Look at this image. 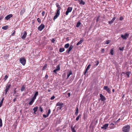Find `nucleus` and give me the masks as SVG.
I'll list each match as a JSON object with an SVG mask.
<instances>
[{"label": "nucleus", "instance_id": "obj_1", "mask_svg": "<svg viewBox=\"0 0 132 132\" xmlns=\"http://www.w3.org/2000/svg\"><path fill=\"white\" fill-rule=\"evenodd\" d=\"M11 86V85L10 84H8L6 85L5 89L4 90L5 95H6L7 93V92L9 90Z\"/></svg>", "mask_w": 132, "mask_h": 132}, {"label": "nucleus", "instance_id": "obj_2", "mask_svg": "<svg viewBox=\"0 0 132 132\" xmlns=\"http://www.w3.org/2000/svg\"><path fill=\"white\" fill-rule=\"evenodd\" d=\"M122 131L124 132H129L130 130V126L127 125L123 127L122 128Z\"/></svg>", "mask_w": 132, "mask_h": 132}, {"label": "nucleus", "instance_id": "obj_3", "mask_svg": "<svg viewBox=\"0 0 132 132\" xmlns=\"http://www.w3.org/2000/svg\"><path fill=\"white\" fill-rule=\"evenodd\" d=\"M19 61L23 65H25L26 63V60L24 57L20 58Z\"/></svg>", "mask_w": 132, "mask_h": 132}, {"label": "nucleus", "instance_id": "obj_4", "mask_svg": "<svg viewBox=\"0 0 132 132\" xmlns=\"http://www.w3.org/2000/svg\"><path fill=\"white\" fill-rule=\"evenodd\" d=\"M129 36V34L126 33L124 35H121V37L123 39L126 40L127 38Z\"/></svg>", "mask_w": 132, "mask_h": 132}, {"label": "nucleus", "instance_id": "obj_5", "mask_svg": "<svg viewBox=\"0 0 132 132\" xmlns=\"http://www.w3.org/2000/svg\"><path fill=\"white\" fill-rule=\"evenodd\" d=\"M72 9V7H69L67 9V10L65 12V14L66 15H68V14L70 12H71Z\"/></svg>", "mask_w": 132, "mask_h": 132}, {"label": "nucleus", "instance_id": "obj_6", "mask_svg": "<svg viewBox=\"0 0 132 132\" xmlns=\"http://www.w3.org/2000/svg\"><path fill=\"white\" fill-rule=\"evenodd\" d=\"M45 26L43 24H41L38 27V29L40 31H41L45 28Z\"/></svg>", "mask_w": 132, "mask_h": 132}, {"label": "nucleus", "instance_id": "obj_7", "mask_svg": "<svg viewBox=\"0 0 132 132\" xmlns=\"http://www.w3.org/2000/svg\"><path fill=\"white\" fill-rule=\"evenodd\" d=\"M103 89L105 90H106L109 94H110L111 93V92L110 88H108V86H104L103 87Z\"/></svg>", "mask_w": 132, "mask_h": 132}, {"label": "nucleus", "instance_id": "obj_8", "mask_svg": "<svg viewBox=\"0 0 132 132\" xmlns=\"http://www.w3.org/2000/svg\"><path fill=\"white\" fill-rule=\"evenodd\" d=\"M56 6L57 7V12H60V10L61 9V8L59 4L57 3H56L55 4Z\"/></svg>", "mask_w": 132, "mask_h": 132}, {"label": "nucleus", "instance_id": "obj_9", "mask_svg": "<svg viewBox=\"0 0 132 132\" xmlns=\"http://www.w3.org/2000/svg\"><path fill=\"white\" fill-rule=\"evenodd\" d=\"M23 35L21 37V38L23 40H24L26 37L27 33L26 31H24V32L23 33Z\"/></svg>", "mask_w": 132, "mask_h": 132}, {"label": "nucleus", "instance_id": "obj_10", "mask_svg": "<svg viewBox=\"0 0 132 132\" xmlns=\"http://www.w3.org/2000/svg\"><path fill=\"white\" fill-rule=\"evenodd\" d=\"M13 16V15L12 14H10L7 15L5 17V20H8L10 18Z\"/></svg>", "mask_w": 132, "mask_h": 132}, {"label": "nucleus", "instance_id": "obj_11", "mask_svg": "<svg viewBox=\"0 0 132 132\" xmlns=\"http://www.w3.org/2000/svg\"><path fill=\"white\" fill-rule=\"evenodd\" d=\"M73 47V46L72 45H70V47L66 51V52L68 53V54L69 53L70 51L72 49Z\"/></svg>", "mask_w": 132, "mask_h": 132}, {"label": "nucleus", "instance_id": "obj_12", "mask_svg": "<svg viewBox=\"0 0 132 132\" xmlns=\"http://www.w3.org/2000/svg\"><path fill=\"white\" fill-rule=\"evenodd\" d=\"M60 14V12H57L56 15L53 18V20H55L59 16Z\"/></svg>", "mask_w": 132, "mask_h": 132}, {"label": "nucleus", "instance_id": "obj_13", "mask_svg": "<svg viewBox=\"0 0 132 132\" xmlns=\"http://www.w3.org/2000/svg\"><path fill=\"white\" fill-rule=\"evenodd\" d=\"M100 97L101 98L100 99L102 101H104L106 99L105 97L102 94H100Z\"/></svg>", "mask_w": 132, "mask_h": 132}, {"label": "nucleus", "instance_id": "obj_14", "mask_svg": "<svg viewBox=\"0 0 132 132\" xmlns=\"http://www.w3.org/2000/svg\"><path fill=\"white\" fill-rule=\"evenodd\" d=\"M38 91H36V92L34 96L32 98L35 100L36 98V97L38 95Z\"/></svg>", "mask_w": 132, "mask_h": 132}, {"label": "nucleus", "instance_id": "obj_15", "mask_svg": "<svg viewBox=\"0 0 132 132\" xmlns=\"http://www.w3.org/2000/svg\"><path fill=\"white\" fill-rule=\"evenodd\" d=\"M108 123L105 124L103 125V127H101V128L103 129H104L105 130L108 127Z\"/></svg>", "mask_w": 132, "mask_h": 132}, {"label": "nucleus", "instance_id": "obj_16", "mask_svg": "<svg viewBox=\"0 0 132 132\" xmlns=\"http://www.w3.org/2000/svg\"><path fill=\"white\" fill-rule=\"evenodd\" d=\"M64 104L62 102H59L56 104V106H63Z\"/></svg>", "mask_w": 132, "mask_h": 132}, {"label": "nucleus", "instance_id": "obj_17", "mask_svg": "<svg viewBox=\"0 0 132 132\" xmlns=\"http://www.w3.org/2000/svg\"><path fill=\"white\" fill-rule=\"evenodd\" d=\"M25 12V9L23 8L20 11V13L21 15L22 16L23 14Z\"/></svg>", "mask_w": 132, "mask_h": 132}, {"label": "nucleus", "instance_id": "obj_18", "mask_svg": "<svg viewBox=\"0 0 132 132\" xmlns=\"http://www.w3.org/2000/svg\"><path fill=\"white\" fill-rule=\"evenodd\" d=\"M116 19V18L115 17H114L113 18V19H112V20H111V21H109V24H111V23H113V22H114V20H115V19Z\"/></svg>", "mask_w": 132, "mask_h": 132}, {"label": "nucleus", "instance_id": "obj_19", "mask_svg": "<svg viewBox=\"0 0 132 132\" xmlns=\"http://www.w3.org/2000/svg\"><path fill=\"white\" fill-rule=\"evenodd\" d=\"M35 100L32 98L31 99V101L28 104L30 105H32L34 102Z\"/></svg>", "mask_w": 132, "mask_h": 132}, {"label": "nucleus", "instance_id": "obj_20", "mask_svg": "<svg viewBox=\"0 0 132 132\" xmlns=\"http://www.w3.org/2000/svg\"><path fill=\"white\" fill-rule=\"evenodd\" d=\"M38 109V107L37 106L35 107V108H34L33 109V110L34 111V114H36V112L37 111V110Z\"/></svg>", "mask_w": 132, "mask_h": 132}, {"label": "nucleus", "instance_id": "obj_21", "mask_svg": "<svg viewBox=\"0 0 132 132\" xmlns=\"http://www.w3.org/2000/svg\"><path fill=\"white\" fill-rule=\"evenodd\" d=\"M83 39H82V38H81L79 42L77 44V45H79L81 44L83 41Z\"/></svg>", "mask_w": 132, "mask_h": 132}, {"label": "nucleus", "instance_id": "obj_22", "mask_svg": "<svg viewBox=\"0 0 132 132\" xmlns=\"http://www.w3.org/2000/svg\"><path fill=\"white\" fill-rule=\"evenodd\" d=\"M79 113V109L78 107L76 108V111L75 113V114L76 116L78 115Z\"/></svg>", "mask_w": 132, "mask_h": 132}, {"label": "nucleus", "instance_id": "obj_23", "mask_svg": "<svg viewBox=\"0 0 132 132\" xmlns=\"http://www.w3.org/2000/svg\"><path fill=\"white\" fill-rule=\"evenodd\" d=\"M25 90V86L23 85L22 86L21 89V92Z\"/></svg>", "mask_w": 132, "mask_h": 132}, {"label": "nucleus", "instance_id": "obj_24", "mask_svg": "<svg viewBox=\"0 0 132 132\" xmlns=\"http://www.w3.org/2000/svg\"><path fill=\"white\" fill-rule=\"evenodd\" d=\"M114 124L113 123H112L110 124V129H113L114 128Z\"/></svg>", "mask_w": 132, "mask_h": 132}, {"label": "nucleus", "instance_id": "obj_25", "mask_svg": "<svg viewBox=\"0 0 132 132\" xmlns=\"http://www.w3.org/2000/svg\"><path fill=\"white\" fill-rule=\"evenodd\" d=\"M131 73V72L130 71L127 72L125 73V74L127 75V78H129V75Z\"/></svg>", "mask_w": 132, "mask_h": 132}, {"label": "nucleus", "instance_id": "obj_26", "mask_svg": "<svg viewBox=\"0 0 132 132\" xmlns=\"http://www.w3.org/2000/svg\"><path fill=\"white\" fill-rule=\"evenodd\" d=\"M75 126L73 127L72 126H71V130L72 132H76L75 130Z\"/></svg>", "mask_w": 132, "mask_h": 132}, {"label": "nucleus", "instance_id": "obj_27", "mask_svg": "<svg viewBox=\"0 0 132 132\" xmlns=\"http://www.w3.org/2000/svg\"><path fill=\"white\" fill-rule=\"evenodd\" d=\"M8 28V26H3L2 27V29H4L5 30H6Z\"/></svg>", "mask_w": 132, "mask_h": 132}, {"label": "nucleus", "instance_id": "obj_28", "mask_svg": "<svg viewBox=\"0 0 132 132\" xmlns=\"http://www.w3.org/2000/svg\"><path fill=\"white\" fill-rule=\"evenodd\" d=\"M72 71H69V73L67 75V79H68L69 77L70 76L72 75Z\"/></svg>", "mask_w": 132, "mask_h": 132}, {"label": "nucleus", "instance_id": "obj_29", "mask_svg": "<svg viewBox=\"0 0 132 132\" xmlns=\"http://www.w3.org/2000/svg\"><path fill=\"white\" fill-rule=\"evenodd\" d=\"M69 46V43H67L65 44L64 45V47L65 48H68Z\"/></svg>", "mask_w": 132, "mask_h": 132}, {"label": "nucleus", "instance_id": "obj_30", "mask_svg": "<svg viewBox=\"0 0 132 132\" xmlns=\"http://www.w3.org/2000/svg\"><path fill=\"white\" fill-rule=\"evenodd\" d=\"M8 78V76L7 75H6L4 78V81H5Z\"/></svg>", "mask_w": 132, "mask_h": 132}, {"label": "nucleus", "instance_id": "obj_31", "mask_svg": "<svg viewBox=\"0 0 132 132\" xmlns=\"http://www.w3.org/2000/svg\"><path fill=\"white\" fill-rule=\"evenodd\" d=\"M64 48H60L59 49V52H62L64 51Z\"/></svg>", "mask_w": 132, "mask_h": 132}, {"label": "nucleus", "instance_id": "obj_32", "mask_svg": "<svg viewBox=\"0 0 132 132\" xmlns=\"http://www.w3.org/2000/svg\"><path fill=\"white\" fill-rule=\"evenodd\" d=\"M79 4H82V5H84L85 4V2L82 0H81L80 1V2Z\"/></svg>", "mask_w": 132, "mask_h": 132}, {"label": "nucleus", "instance_id": "obj_33", "mask_svg": "<svg viewBox=\"0 0 132 132\" xmlns=\"http://www.w3.org/2000/svg\"><path fill=\"white\" fill-rule=\"evenodd\" d=\"M110 53L112 55H113V54L114 50L113 48L111 49Z\"/></svg>", "mask_w": 132, "mask_h": 132}, {"label": "nucleus", "instance_id": "obj_34", "mask_svg": "<svg viewBox=\"0 0 132 132\" xmlns=\"http://www.w3.org/2000/svg\"><path fill=\"white\" fill-rule=\"evenodd\" d=\"M56 68V69H57L58 71L60 70V65H58L57 66Z\"/></svg>", "mask_w": 132, "mask_h": 132}, {"label": "nucleus", "instance_id": "obj_35", "mask_svg": "<svg viewBox=\"0 0 132 132\" xmlns=\"http://www.w3.org/2000/svg\"><path fill=\"white\" fill-rule=\"evenodd\" d=\"M2 120L1 118H0V127H2Z\"/></svg>", "mask_w": 132, "mask_h": 132}, {"label": "nucleus", "instance_id": "obj_36", "mask_svg": "<svg viewBox=\"0 0 132 132\" xmlns=\"http://www.w3.org/2000/svg\"><path fill=\"white\" fill-rule=\"evenodd\" d=\"M81 114H79V115L76 118V120L77 121H78L79 120V118L81 117Z\"/></svg>", "mask_w": 132, "mask_h": 132}, {"label": "nucleus", "instance_id": "obj_37", "mask_svg": "<svg viewBox=\"0 0 132 132\" xmlns=\"http://www.w3.org/2000/svg\"><path fill=\"white\" fill-rule=\"evenodd\" d=\"M81 23L80 22H78L77 23L76 26L77 27H79V26L80 25Z\"/></svg>", "mask_w": 132, "mask_h": 132}, {"label": "nucleus", "instance_id": "obj_38", "mask_svg": "<svg viewBox=\"0 0 132 132\" xmlns=\"http://www.w3.org/2000/svg\"><path fill=\"white\" fill-rule=\"evenodd\" d=\"M91 65L89 64L88 65L86 69H87V70H88L90 68V67L91 66Z\"/></svg>", "mask_w": 132, "mask_h": 132}, {"label": "nucleus", "instance_id": "obj_39", "mask_svg": "<svg viewBox=\"0 0 132 132\" xmlns=\"http://www.w3.org/2000/svg\"><path fill=\"white\" fill-rule=\"evenodd\" d=\"M39 110L41 112H42L43 111V109L41 107V106H40L39 108Z\"/></svg>", "mask_w": 132, "mask_h": 132}, {"label": "nucleus", "instance_id": "obj_40", "mask_svg": "<svg viewBox=\"0 0 132 132\" xmlns=\"http://www.w3.org/2000/svg\"><path fill=\"white\" fill-rule=\"evenodd\" d=\"M124 47H119V49L120 50V51H123L124 50Z\"/></svg>", "mask_w": 132, "mask_h": 132}, {"label": "nucleus", "instance_id": "obj_41", "mask_svg": "<svg viewBox=\"0 0 132 132\" xmlns=\"http://www.w3.org/2000/svg\"><path fill=\"white\" fill-rule=\"evenodd\" d=\"M37 21L38 23H40L41 21L40 19L39 18H37Z\"/></svg>", "mask_w": 132, "mask_h": 132}, {"label": "nucleus", "instance_id": "obj_42", "mask_svg": "<svg viewBox=\"0 0 132 132\" xmlns=\"http://www.w3.org/2000/svg\"><path fill=\"white\" fill-rule=\"evenodd\" d=\"M51 112V110L50 109H49L48 110V113L47 114L48 116L49 114Z\"/></svg>", "mask_w": 132, "mask_h": 132}, {"label": "nucleus", "instance_id": "obj_43", "mask_svg": "<svg viewBox=\"0 0 132 132\" xmlns=\"http://www.w3.org/2000/svg\"><path fill=\"white\" fill-rule=\"evenodd\" d=\"M43 116L44 118H46V117H48V116L47 114L46 115L45 114H43Z\"/></svg>", "mask_w": 132, "mask_h": 132}, {"label": "nucleus", "instance_id": "obj_44", "mask_svg": "<svg viewBox=\"0 0 132 132\" xmlns=\"http://www.w3.org/2000/svg\"><path fill=\"white\" fill-rule=\"evenodd\" d=\"M45 13V11H42V14L43 16L44 15Z\"/></svg>", "mask_w": 132, "mask_h": 132}, {"label": "nucleus", "instance_id": "obj_45", "mask_svg": "<svg viewBox=\"0 0 132 132\" xmlns=\"http://www.w3.org/2000/svg\"><path fill=\"white\" fill-rule=\"evenodd\" d=\"M55 41V40L53 38L51 40V42L52 43H54Z\"/></svg>", "mask_w": 132, "mask_h": 132}, {"label": "nucleus", "instance_id": "obj_46", "mask_svg": "<svg viewBox=\"0 0 132 132\" xmlns=\"http://www.w3.org/2000/svg\"><path fill=\"white\" fill-rule=\"evenodd\" d=\"M105 51V50L104 48H102L101 50V52L102 53H103Z\"/></svg>", "mask_w": 132, "mask_h": 132}, {"label": "nucleus", "instance_id": "obj_47", "mask_svg": "<svg viewBox=\"0 0 132 132\" xmlns=\"http://www.w3.org/2000/svg\"><path fill=\"white\" fill-rule=\"evenodd\" d=\"M55 97V96H53L51 97V100H53L54 99Z\"/></svg>", "mask_w": 132, "mask_h": 132}, {"label": "nucleus", "instance_id": "obj_48", "mask_svg": "<svg viewBox=\"0 0 132 132\" xmlns=\"http://www.w3.org/2000/svg\"><path fill=\"white\" fill-rule=\"evenodd\" d=\"M63 106H60V107H59L57 108V109H59L60 110L63 108Z\"/></svg>", "mask_w": 132, "mask_h": 132}, {"label": "nucleus", "instance_id": "obj_49", "mask_svg": "<svg viewBox=\"0 0 132 132\" xmlns=\"http://www.w3.org/2000/svg\"><path fill=\"white\" fill-rule=\"evenodd\" d=\"M57 71H58V70L57 69H55L54 70L53 72H54L56 74L57 73Z\"/></svg>", "mask_w": 132, "mask_h": 132}, {"label": "nucleus", "instance_id": "obj_50", "mask_svg": "<svg viewBox=\"0 0 132 132\" xmlns=\"http://www.w3.org/2000/svg\"><path fill=\"white\" fill-rule=\"evenodd\" d=\"M123 19V18L122 17V16H121L120 17V20L121 21V20H122Z\"/></svg>", "mask_w": 132, "mask_h": 132}, {"label": "nucleus", "instance_id": "obj_51", "mask_svg": "<svg viewBox=\"0 0 132 132\" xmlns=\"http://www.w3.org/2000/svg\"><path fill=\"white\" fill-rule=\"evenodd\" d=\"M99 61H97V63L96 65V66L98 65L99 64Z\"/></svg>", "mask_w": 132, "mask_h": 132}, {"label": "nucleus", "instance_id": "obj_52", "mask_svg": "<svg viewBox=\"0 0 132 132\" xmlns=\"http://www.w3.org/2000/svg\"><path fill=\"white\" fill-rule=\"evenodd\" d=\"M4 18L3 16L2 15L0 16V21L3 18Z\"/></svg>", "mask_w": 132, "mask_h": 132}, {"label": "nucleus", "instance_id": "obj_53", "mask_svg": "<svg viewBox=\"0 0 132 132\" xmlns=\"http://www.w3.org/2000/svg\"><path fill=\"white\" fill-rule=\"evenodd\" d=\"M110 42V40H107V41H106V44H109V43Z\"/></svg>", "mask_w": 132, "mask_h": 132}, {"label": "nucleus", "instance_id": "obj_54", "mask_svg": "<svg viewBox=\"0 0 132 132\" xmlns=\"http://www.w3.org/2000/svg\"><path fill=\"white\" fill-rule=\"evenodd\" d=\"M15 31H14V32L12 34V36H14L15 35Z\"/></svg>", "mask_w": 132, "mask_h": 132}, {"label": "nucleus", "instance_id": "obj_55", "mask_svg": "<svg viewBox=\"0 0 132 132\" xmlns=\"http://www.w3.org/2000/svg\"><path fill=\"white\" fill-rule=\"evenodd\" d=\"M16 99V98H14L13 100V101L14 102H15Z\"/></svg>", "mask_w": 132, "mask_h": 132}, {"label": "nucleus", "instance_id": "obj_56", "mask_svg": "<svg viewBox=\"0 0 132 132\" xmlns=\"http://www.w3.org/2000/svg\"><path fill=\"white\" fill-rule=\"evenodd\" d=\"M3 102L1 101L0 102V104H1L2 105Z\"/></svg>", "mask_w": 132, "mask_h": 132}, {"label": "nucleus", "instance_id": "obj_57", "mask_svg": "<svg viewBox=\"0 0 132 132\" xmlns=\"http://www.w3.org/2000/svg\"><path fill=\"white\" fill-rule=\"evenodd\" d=\"M88 70H87V69H86V70H85V71L84 72V75H85L86 73L87 72V71Z\"/></svg>", "mask_w": 132, "mask_h": 132}, {"label": "nucleus", "instance_id": "obj_58", "mask_svg": "<svg viewBox=\"0 0 132 132\" xmlns=\"http://www.w3.org/2000/svg\"><path fill=\"white\" fill-rule=\"evenodd\" d=\"M88 70H87V69H86V70H85V71L84 72V75H85L86 73L87 72V71Z\"/></svg>", "mask_w": 132, "mask_h": 132}, {"label": "nucleus", "instance_id": "obj_59", "mask_svg": "<svg viewBox=\"0 0 132 132\" xmlns=\"http://www.w3.org/2000/svg\"><path fill=\"white\" fill-rule=\"evenodd\" d=\"M48 77V75H45V77L47 79Z\"/></svg>", "mask_w": 132, "mask_h": 132}, {"label": "nucleus", "instance_id": "obj_60", "mask_svg": "<svg viewBox=\"0 0 132 132\" xmlns=\"http://www.w3.org/2000/svg\"><path fill=\"white\" fill-rule=\"evenodd\" d=\"M68 95L69 97L70 96V93H68Z\"/></svg>", "mask_w": 132, "mask_h": 132}, {"label": "nucleus", "instance_id": "obj_61", "mask_svg": "<svg viewBox=\"0 0 132 132\" xmlns=\"http://www.w3.org/2000/svg\"><path fill=\"white\" fill-rule=\"evenodd\" d=\"M4 98H3L2 99L1 101H2L3 102V101H4Z\"/></svg>", "mask_w": 132, "mask_h": 132}, {"label": "nucleus", "instance_id": "obj_62", "mask_svg": "<svg viewBox=\"0 0 132 132\" xmlns=\"http://www.w3.org/2000/svg\"><path fill=\"white\" fill-rule=\"evenodd\" d=\"M47 91L48 92H50L51 91V90L50 89H48Z\"/></svg>", "mask_w": 132, "mask_h": 132}, {"label": "nucleus", "instance_id": "obj_63", "mask_svg": "<svg viewBox=\"0 0 132 132\" xmlns=\"http://www.w3.org/2000/svg\"><path fill=\"white\" fill-rule=\"evenodd\" d=\"M120 120V118H119L116 121V122H118V121Z\"/></svg>", "mask_w": 132, "mask_h": 132}, {"label": "nucleus", "instance_id": "obj_64", "mask_svg": "<svg viewBox=\"0 0 132 132\" xmlns=\"http://www.w3.org/2000/svg\"><path fill=\"white\" fill-rule=\"evenodd\" d=\"M112 92H114V89H113L112 90Z\"/></svg>", "mask_w": 132, "mask_h": 132}]
</instances>
